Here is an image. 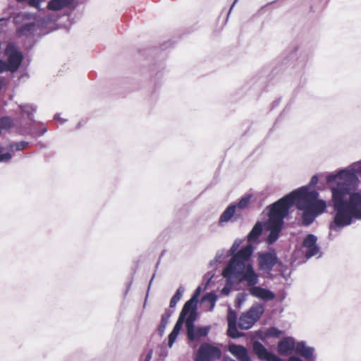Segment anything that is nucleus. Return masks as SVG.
<instances>
[{"instance_id":"nucleus-1","label":"nucleus","mask_w":361,"mask_h":361,"mask_svg":"<svg viewBox=\"0 0 361 361\" xmlns=\"http://www.w3.org/2000/svg\"><path fill=\"white\" fill-rule=\"evenodd\" d=\"M359 173H361V161L326 176L335 212L329 224L331 238L333 232H340L343 228L361 221V193L355 192L360 184Z\"/></svg>"},{"instance_id":"nucleus-2","label":"nucleus","mask_w":361,"mask_h":361,"mask_svg":"<svg viewBox=\"0 0 361 361\" xmlns=\"http://www.w3.org/2000/svg\"><path fill=\"white\" fill-rule=\"evenodd\" d=\"M317 183L318 177L314 175L307 185L299 188L288 194L296 192L292 196L293 205L296 202L297 208L303 212L302 220L305 226L310 225L316 217L326 209V202L318 198L319 192L315 190H310V188L314 187Z\"/></svg>"},{"instance_id":"nucleus-3","label":"nucleus","mask_w":361,"mask_h":361,"mask_svg":"<svg viewBox=\"0 0 361 361\" xmlns=\"http://www.w3.org/2000/svg\"><path fill=\"white\" fill-rule=\"evenodd\" d=\"M253 252V247L251 244L240 249L231 257L228 264L223 271V276L228 279H239L245 281L247 288H251L257 285L259 275L255 271L250 258Z\"/></svg>"},{"instance_id":"nucleus-4","label":"nucleus","mask_w":361,"mask_h":361,"mask_svg":"<svg viewBox=\"0 0 361 361\" xmlns=\"http://www.w3.org/2000/svg\"><path fill=\"white\" fill-rule=\"evenodd\" d=\"M286 195L267 207L269 209V219L266 228L270 231L267 243L273 244L277 240L279 233L282 229L284 218L288 214L289 209L293 207V195Z\"/></svg>"},{"instance_id":"nucleus-5","label":"nucleus","mask_w":361,"mask_h":361,"mask_svg":"<svg viewBox=\"0 0 361 361\" xmlns=\"http://www.w3.org/2000/svg\"><path fill=\"white\" fill-rule=\"evenodd\" d=\"M5 54L8 56L6 64L8 71L11 73L16 72L20 66L23 60L22 53L18 50L14 44L10 43L6 48Z\"/></svg>"},{"instance_id":"nucleus-6","label":"nucleus","mask_w":361,"mask_h":361,"mask_svg":"<svg viewBox=\"0 0 361 361\" xmlns=\"http://www.w3.org/2000/svg\"><path fill=\"white\" fill-rule=\"evenodd\" d=\"M257 260L259 269L264 272L271 271L279 261L274 250L259 252Z\"/></svg>"},{"instance_id":"nucleus-7","label":"nucleus","mask_w":361,"mask_h":361,"mask_svg":"<svg viewBox=\"0 0 361 361\" xmlns=\"http://www.w3.org/2000/svg\"><path fill=\"white\" fill-rule=\"evenodd\" d=\"M221 355L219 348L208 343H203L197 351L195 361H212L215 358H219Z\"/></svg>"},{"instance_id":"nucleus-8","label":"nucleus","mask_w":361,"mask_h":361,"mask_svg":"<svg viewBox=\"0 0 361 361\" xmlns=\"http://www.w3.org/2000/svg\"><path fill=\"white\" fill-rule=\"evenodd\" d=\"M317 238L313 234H308L303 240L302 252L307 259L316 256L320 252V247L317 244Z\"/></svg>"},{"instance_id":"nucleus-9","label":"nucleus","mask_w":361,"mask_h":361,"mask_svg":"<svg viewBox=\"0 0 361 361\" xmlns=\"http://www.w3.org/2000/svg\"><path fill=\"white\" fill-rule=\"evenodd\" d=\"M247 291L252 297L264 302L271 301L276 297V295L273 291L258 285L253 286L251 288H247Z\"/></svg>"},{"instance_id":"nucleus-10","label":"nucleus","mask_w":361,"mask_h":361,"mask_svg":"<svg viewBox=\"0 0 361 361\" xmlns=\"http://www.w3.org/2000/svg\"><path fill=\"white\" fill-rule=\"evenodd\" d=\"M228 351L236 357L238 361H252L245 347L234 343L229 344Z\"/></svg>"},{"instance_id":"nucleus-11","label":"nucleus","mask_w":361,"mask_h":361,"mask_svg":"<svg viewBox=\"0 0 361 361\" xmlns=\"http://www.w3.org/2000/svg\"><path fill=\"white\" fill-rule=\"evenodd\" d=\"M295 345L296 344L293 338L286 337L279 343V353L281 355H288L294 349L295 350Z\"/></svg>"},{"instance_id":"nucleus-12","label":"nucleus","mask_w":361,"mask_h":361,"mask_svg":"<svg viewBox=\"0 0 361 361\" xmlns=\"http://www.w3.org/2000/svg\"><path fill=\"white\" fill-rule=\"evenodd\" d=\"M264 310V307L262 304L260 303H255L254 304L250 310L246 312L247 313V315H249L252 319L250 322V324L255 323L259 319L261 315L263 314Z\"/></svg>"},{"instance_id":"nucleus-13","label":"nucleus","mask_w":361,"mask_h":361,"mask_svg":"<svg viewBox=\"0 0 361 361\" xmlns=\"http://www.w3.org/2000/svg\"><path fill=\"white\" fill-rule=\"evenodd\" d=\"M73 1L74 0H50L48 2L47 8L50 11H58L63 8L71 6Z\"/></svg>"},{"instance_id":"nucleus-14","label":"nucleus","mask_w":361,"mask_h":361,"mask_svg":"<svg viewBox=\"0 0 361 361\" xmlns=\"http://www.w3.org/2000/svg\"><path fill=\"white\" fill-rule=\"evenodd\" d=\"M295 352L307 360H310L313 355L314 348L307 346L305 342L300 341L295 345Z\"/></svg>"},{"instance_id":"nucleus-15","label":"nucleus","mask_w":361,"mask_h":361,"mask_svg":"<svg viewBox=\"0 0 361 361\" xmlns=\"http://www.w3.org/2000/svg\"><path fill=\"white\" fill-rule=\"evenodd\" d=\"M197 317V312L188 313L185 317V326L187 329V335L189 339L193 338V329L195 328L194 322Z\"/></svg>"},{"instance_id":"nucleus-16","label":"nucleus","mask_w":361,"mask_h":361,"mask_svg":"<svg viewBox=\"0 0 361 361\" xmlns=\"http://www.w3.org/2000/svg\"><path fill=\"white\" fill-rule=\"evenodd\" d=\"M197 317V312L188 313L185 317V326L187 329V335L189 339L193 338V329L195 328L194 322Z\"/></svg>"},{"instance_id":"nucleus-17","label":"nucleus","mask_w":361,"mask_h":361,"mask_svg":"<svg viewBox=\"0 0 361 361\" xmlns=\"http://www.w3.org/2000/svg\"><path fill=\"white\" fill-rule=\"evenodd\" d=\"M252 349L254 353L257 355L259 359L265 360L271 353L259 341H255L252 344Z\"/></svg>"},{"instance_id":"nucleus-18","label":"nucleus","mask_w":361,"mask_h":361,"mask_svg":"<svg viewBox=\"0 0 361 361\" xmlns=\"http://www.w3.org/2000/svg\"><path fill=\"white\" fill-rule=\"evenodd\" d=\"M307 61V54L305 51H301L293 67L295 69V71L299 73H302L306 67Z\"/></svg>"},{"instance_id":"nucleus-19","label":"nucleus","mask_w":361,"mask_h":361,"mask_svg":"<svg viewBox=\"0 0 361 361\" xmlns=\"http://www.w3.org/2000/svg\"><path fill=\"white\" fill-rule=\"evenodd\" d=\"M262 223L257 221L247 235L248 242L250 243L255 242L262 234Z\"/></svg>"},{"instance_id":"nucleus-20","label":"nucleus","mask_w":361,"mask_h":361,"mask_svg":"<svg viewBox=\"0 0 361 361\" xmlns=\"http://www.w3.org/2000/svg\"><path fill=\"white\" fill-rule=\"evenodd\" d=\"M236 209L235 204L229 205L220 216L219 224L223 226L224 223L229 221L233 216Z\"/></svg>"},{"instance_id":"nucleus-21","label":"nucleus","mask_w":361,"mask_h":361,"mask_svg":"<svg viewBox=\"0 0 361 361\" xmlns=\"http://www.w3.org/2000/svg\"><path fill=\"white\" fill-rule=\"evenodd\" d=\"M197 302L190 298L185 303L180 314L185 317L188 313L197 312Z\"/></svg>"},{"instance_id":"nucleus-22","label":"nucleus","mask_w":361,"mask_h":361,"mask_svg":"<svg viewBox=\"0 0 361 361\" xmlns=\"http://www.w3.org/2000/svg\"><path fill=\"white\" fill-rule=\"evenodd\" d=\"M23 114H25L27 118L34 121L33 114L37 111V106L33 104H25L20 105Z\"/></svg>"},{"instance_id":"nucleus-23","label":"nucleus","mask_w":361,"mask_h":361,"mask_svg":"<svg viewBox=\"0 0 361 361\" xmlns=\"http://www.w3.org/2000/svg\"><path fill=\"white\" fill-rule=\"evenodd\" d=\"M36 26L35 23H27L17 29L19 35H26L34 32Z\"/></svg>"},{"instance_id":"nucleus-24","label":"nucleus","mask_w":361,"mask_h":361,"mask_svg":"<svg viewBox=\"0 0 361 361\" xmlns=\"http://www.w3.org/2000/svg\"><path fill=\"white\" fill-rule=\"evenodd\" d=\"M252 318L247 315V313L245 312L243 314L239 319L238 326L241 329H250L254 324H250Z\"/></svg>"},{"instance_id":"nucleus-25","label":"nucleus","mask_w":361,"mask_h":361,"mask_svg":"<svg viewBox=\"0 0 361 361\" xmlns=\"http://www.w3.org/2000/svg\"><path fill=\"white\" fill-rule=\"evenodd\" d=\"M210 330L209 326L200 327L195 329H193V338L190 339V341H194L195 339L200 338L201 337L206 336Z\"/></svg>"},{"instance_id":"nucleus-26","label":"nucleus","mask_w":361,"mask_h":361,"mask_svg":"<svg viewBox=\"0 0 361 361\" xmlns=\"http://www.w3.org/2000/svg\"><path fill=\"white\" fill-rule=\"evenodd\" d=\"M29 146V142L26 141H20L16 142H12L9 145L8 149L11 152L20 151Z\"/></svg>"},{"instance_id":"nucleus-27","label":"nucleus","mask_w":361,"mask_h":361,"mask_svg":"<svg viewBox=\"0 0 361 361\" xmlns=\"http://www.w3.org/2000/svg\"><path fill=\"white\" fill-rule=\"evenodd\" d=\"M13 119L8 116H3L0 118V128L1 130H9L13 126Z\"/></svg>"},{"instance_id":"nucleus-28","label":"nucleus","mask_w":361,"mask_h":361,"mask_svg":"<svg viewBox=\"0 0 361 361\" xmlns=\"http://www.w3.org/2000/svg\"><path fill=\"white\" fill-rule=\"evenodd\" d=\"M171 314L169 313H165L161 316L160 324L158 327V331L161 336H162L165 331L166 327L169 322Z\"/></svg>"},{"instance_id":"nucleus-29","label":"nucleus","mask_w":361,"mask_h":361,"mask_svg":"<svg viewBox=\"0 0 361 361\" xmlns=\"http://www.w3.org/2000/svg\"><path fill=\"white\" fill-rule=\"evenodd\" d=\"M184 292V288L182 287V286H180L176 293L174 294V295L172 297V298L171 299V301H170V307L173 308V307H175L176 304L178 303V302L180 300L182 295H183V293Z\"/></svg>"},{"instance_id":"nucleus-30","label":"nucleus","mask_w":361,"mask_h":361,"mask_svg":"<svg viewBox=\"0 0 361 361\" xmlns=\"http://www.w3.org/2000/svg\"><path fill=\"white\" fill-rule=\"evenodd\" d=\"M217 296L213 293H207L202 298L203 301H208L210 303L209 311H212L214 308Z\"/></svg>"},{"instance_id":"nucleus-31","label":"nucleus","mask_w":361,"mask_h":361,"mask_svg":"<svg viewBox=\"0 0 361 361\" xmlns=\"http://www.w3.org/2000/svg\"><path fill=\"white\" fill-rule=\"evenodd\" d=\"M228 335L232 338H238L242 336L238 330L236 324H228Z\"/></svg>"},{"instance_id":"nucleus-32","label":"nucleus","mask_w":361,"mask_h":361,"mask_svg":"<svg viewBox=\"0 0 361 361\" xmlns=\"http://www.w3.org/2000/svg\"><path fill=\"white\" fill-rule=\"evenodd\" d=\"M18 3L27 2L28 5L37 11H41V4L47 0H16Z\"/></svg>"},{"instance_id":"nucleus-33","label":"nucleus","mask_w":361,"mask_h":361,"mask_svg":"<svg viewBox=\"0 0 361 361\" xmlns=\"http://www.w3.org/2000/svg\"><path fill=\"white\" fill-rule=\"evenodd\" d=\"M242 243V240L240 239H236L234 243H233L231 247L228 251V255L232 256V257L237 253L236 251L238 250V247H240V244Z\"/></svg>"},{"instance_id":"nucleus-34","label":"nucleus","mask_w":361,"mask_h":361,"mask_svg":"<svg viewBox=\"0 0 361 361\" xmlns=\"http://www.w3.org/2000/svg\"><path fill=\"white\" fill-rule=\"evenodd\" d=\"M227 320L228 324H236L237 322V314L234 310H231V308L228 310Z\"/></svg>"},{"instance_id":"nucleus-35","label":"nucleus","mask_w":361,"mask_h":361,"mask_svg":"<svg viewBox=\"0 0 361 361\" xmlns=\"http://www.w3.org/2000/svg\"><path fill=\"white\" fill-rule=\"evenodd\" d=\"M250 200V196L246 195L240 199L236 207H238L239 209H244L248 205Z\"/></svg>"},{"instance_id":"nucleus-36","label":"nucleus","mask_w":361,"mask_h":361,"mask_svg":"<svg viewBox=\"0 0 361 361\" xmlns=\"http://www.w3.org/2000/svg\"><path fill=\"white\" fill-rule=\"evenodd\" d=\"M4 148L0 147V162H7L12 158V154L10 152L2 153Z\"/></svg>"},{"instance_id":"nucleus-37","label":"nucleus","mask_w":361,"mask_h":361,"mask_svg":"<svg viewBox=\"0 0 361 361\" xmlns=\"http://www.w3.org/2000/svg\"><path fill=\"white\" fill-rule=\"evenodd\" d=\"M185 317L183 315H179L178 319L173 327V330L179 331L181 330L183 323L185 322Z\"/></svg>"},{"instance_id":"nucleus-38","label":"nucleus","mask_w":361,"mask_h":361,"mask_svg":"<svg viewBox=\"0 0 361 361\" xmlns=\"http://www.w3.org/2000/svg\"><path fill=\"white\" fill-rule=\"evenodd\" d=\"M178 334H179V331H175L173 329L172 330V331L171 332V334L169 336V343L168 344H169V348H171L173 346V344L175 342V341L176 340V338Z\"/></svg>"},{"instance_id":"nucleus-39","label":"nucleus","mask_w":361,"mask_h":361,"mask_svg":"<svg viewBox=\"0 0 361 361\" xmlns=\"http://www.w3.org/2000/svg\"><path fill=\"white\" fill-rule=\"evenodd\" d=\"M224 255V252L223 250L222 251H219L216 253L214 259L212 260L210 262V263H209L210 267H214L216 264V263L219 262L221 261V259H222Z\"/></svg>"},{"instance_id":"nucleus-40","label":"nucleus","mask_w":361,"mask_h":361,"mask_svg":"<svg viewBox=\"0 0 361 361\" xmlns=\"http://www.w3.org/2000/svg\"><path fill=\"white\" fill-rule=\"evenodd\" d=\"M21 17L23 20H30L35 18V16L31 13L25 12L20 13L17 18Z\"/></svg>"},{"instance_id":"nucleus-41","label":"nucleus","mask_w":361,"mask_h":361,"mask_svg":"<svg viewBox=\"0 0 361 361\" xmlns=\"http://www.w3.org/2000/svg\"><path fill=\"white\" fill-rule=\"evenodd\" d=\"M201 291H202V288H201V287H200V286H198V287L195 289V292H194L193 295H192L191 299H192V300L195 301L196 302H197L198 298H199V296H200V295Z\"/></svg>"},{"instance_id":"nucleus-42","label":"nucleus","mask_w":361,"mask_h":361,"mask_svg":"<svg viewBox=\"0 0 361 361\" xmlns=\"http://www.w3.org/2000/svg\"><path fill=\"white\" fill-rule=\"evenodd\" d=\"M4 71H8L6 62L0 59V74Z\"/></svg>"},{"instance_id":"nucleus-43","label":"nucleus","mask_w":361,"mask_h":361,"mask_svg":"<svg viewBox=\"0 0 361 361\" xmlns=\"http://www.w3.org/2000/svg\"><path fill=\"white\" fill-rule=\"evenodd\" d=\"M266 361H283L281 358L278 357L273 353H270L267 358L265 360Z\"/></svg>"},{"instance_id":"nucleus-44","label":"nucleus","mask_w":361,"mask_h":361,"mask_svg":"<svg viewBox=\"0 0 361 361\" xmlns=\"http://www.w3.org/2000/svg\"><path fill=\"white\" fill-rule=\"evenodd\" d=\"M269 334L274 336H279L281 335V331L276 328H271L269 330Z\"/></svg>"},{"instance_id":"nucleus-45","label":"nucleus","mask_w":361,"mask_h":361,"mask_svg":"<svg viewBox=\"0 0 361 361\" xmlns=\"http://www.w3.org/2000/svg\"><path fill=\"white\" fill-rule=\"evenodd\" d=\"M54 119L59 121L61 124H63L66 120L60 117L59 114H56L54 116Z\"/></svg>"},{"instance_id":"nucleus-46","label":"nucleus","mask_w":361,"mask_h":361,"mask_svg":"<svg viewBox=\"0 0 361 361\" xmlns=\"http://www.w3.org/2000/svg\"><path fill=\"white\" fill-rule=\"evenodd\" d=\"M152 355H153V350L152 349H150L148 353H147L146 356H145V360L147 361H150L151 359H152Z\"/></svg>"},{"instance_id":"nucleus-47","label":"nucleus","mask_w":361,"mask_h":361,"mask_svg":"<svg viewBox=\"0 0 361 361\" xmlns=\"http://www.w3.org/2000/svg\"><path fill=\"white\" fill-rule=\"evenodd\" d=\"M47 132V128L46 127H43L39 131V136L43 135Z\"/></svg>"},{"instance_id":"nucleus-48","label":"nucleus","mask_w":361,"mask_h":361,"mask_svg":"<svg viewBox=\"0 0 361 361\" xmlns=\"http://www.w3.org/2000/svg\"><path fill=\"white\" fill-rule=\"evenodd\" d=\"M289 361H302V360L296 356H291L289 358Z\"/></svg>"},{"instance_id":"nucleus-49","label":"nucleus","mask_w":361,"mask_h":361,"mask_svg":"<svg viewBox=\"0 0 361 361\" xmlns=\"http://www.w3.org/2000/svg\"><path fill=\"white\" fill-rule=\"evenodd\" d=\"M238 1V0H234V1L233 2V4H232V5H231V6L230 8V10L228 11V15L230 14L231 10L233 9V8L234 7L235 4L237 3Z\"/></svg>"},{"instance_id":"nucleus-50","label":"nucleus","mask_w":361,"mask_h":361,"mask_svg":"<svg viewBox=\"0 0 361 361\" xmlns=\"http://www.w3.org/2000/svg\"><path fill=\"white\" fill-rule=\"evenodd\" d=\"M243 300L240 299V297H238V298H237V302L240 303V302H243Z\"/></svg>"},{"instance_id":"nucleus-51","label":"nucleus","mask_w":361,"mask_h":361,"mask_svg":"<svg viewBox=\"0 0 361 361\" xmlns=\"http://www.w3.org/2000/svg\"><path fill=\"white\" fill-rule=\"evenodd\" d=\"M298 49H299L298 47H295L293 51L296 52V51H298Z\"/></svg>"},{"instance_id":"nucleus-52","label":"nucleus","mask_w":361,"mask_h":361,"mask_svg":"<svg viewBox=\"0 0 361 361\" xmlns=\"http://www.w3.org/2000/svg\"><path fill=\"white\" fill-rule=\"evenodd\" d=\"M224 361H235V360L231 358H227V359H225Z\"/></svg>"},{"instance_id":"nucleus-53","label":"nucleus","mask_w":361,"mask_h":361,"mask_svg":"<svg viewBox=\"0 0 361 361\" xmlns=\"http://www.w3.org/2000/svg\"><path fill=\"white\" fill-rule=\"evenodd\" d=\"M212 276L213 275L210 276L209 280H210L212 278Z\"/></svg>"}]
</instances>
